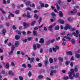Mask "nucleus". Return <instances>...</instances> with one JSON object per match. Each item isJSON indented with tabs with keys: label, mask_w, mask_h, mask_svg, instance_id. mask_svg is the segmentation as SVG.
Wrapping results in <instances>:
<instances>
[{
	"label": "nucleus",
	"mask_w": 80,
	"mask_h": 80,
	"mask_svg": "<svg viewBox=\"0 0 80 80\" xmlns=\"http://www.w3.org/2000/svg\"><path fill=\"white\" fill-rule=\"evenodd\" d=\"M71 72H69L68 73V74H69V77L71 80H73V78L72 76V73L74 72V70L73 69H71L70 70Z\"/></svg>",
	"instance_id": "f257e3e1"
},
{
	"label": "nucleus",
	"mask_w": 80,
	"mask_h": 80,
	"mask_svg": "<svg viewBox=\"0 0 80 80\" xmlns=\"http://www.w3.org/2000/svg\"><path fill=\"white\" fill-rule=\"evenodd\" d=\"M73 35H74L75 37H78V34H79V32L78 30H77L76 31V33L75 32H73L72 33Z\"/></svg>",
	"instance_id": "f03ea898"
},
{
	"label": "nucleus",
	"mask_w": 80,
	"mask_h": 80,
	"mask_svg": "<svg viewBox=\"0 0 80 80\" xmlns=\"http://www.w3.org/2000/svg\"><path fill=\"white\" fill-rule=\"evenodd\" d=\"M14 49H15V46H14V45H13L12 46V48L11 51L9 52V55H12V53H13V50H14Z\"/></svg>",
	"instance_id": "7ed1b4c3"
},
{
	"label": "nucleus",
	"mask_w": 80,
	"mask_h": 80,
	"mask_svg": "<svg viewBox=\"0 0 80 80\" xmlns=\"http://www.w3.org/2000/svg\"><path fill=\"white\" fill-rule=\"evenodd\" d=\"M50 76H52V75H53V73H57V71L56 70H51L50 71Z\"/></svg>",
	"instance_id": "20e7f679"
},
{
	"label": "nucleus",
	"mask_w": 80,
	"mask_h": 80,
	"mask_svg": "<svg viewBox=\"0 0 80 80\" xmlns=\"http://www.w3.org/2000/svg\"><path fill=\"white\" fill-rule=\"evenodd\" d=\"M55 25V23H54L52 25L49 26L48 28V29L51 32L52 31V27H54Z\"/></svg>",
	"instance_id": "39448f33"
},
{
	"label": "nucleus",
	"mask_w": 80,
	"mask_h": 80,
	"mask_svg": "<svg viewBox=\"0 0 80 80\" xmlns=\"http://www.w3.org/2000/svg\"><path fill=\"white\" fill-rule=\"evenodd\" d=\"M55 48H52L53 51V52H57V50H58V48H59V47L57 45H56L55 46Z\"/></svg>",
	"instance_id": "423d86ee"
},
{
	"label": "nucleus",
	"mask_w": 80,
	"mask_h": 80,
	"mask_svg": "<svg viewBox=\"0 0 80 80\" xmlns=\"http://www.w3.org/2000/svg\"><path fill=\"white\" fill-rule=\"evenodd\" d=\"M70 25L68 24H67L65 26L64 29L65 30H67L68 29H70Z\"/></svg>",
	"instance_id": "0eeeda50"
},
{
	"label": "nucleus",
	"mask_w": 80,
	"mask_h": 80,
	"mask_svg": "<svg viewBox=\"0 0 80 80\" xmlns=\"http://www.w3.org/2000/svg\"><path fill=\"white\" fill-rule=\"evenodd\" d=\"M58 22L59 23H61V24H64V23H65V21L61 19H59L58 20Z\"/></svg>",
	"instance_id": "6e6552de"
},
{
	"label": "nucleus",
	"mask_w": 80,
	"mask_h": 80,
	"mask_svg": "<svg viewBox=\"0 0 80 80\" xmlns=\"http://www.w3.org/2000/svg\"><path fill=\"white\" fill-rule=\"evenodd\" d=\"M77 12V9H74L73 10V11H71L70 13L71 14H75Z\"/></svg>",
	"instance_id": "1a4fd4ad"
},
{
	"label": "nucleus",
	"mask_w": 80,
	"mask_h": 80,
	"mask_svg": "<svg viewBox=\"0 0 80 80\" xmlns=\"http://www.w3.org/2000/svg\"><path fill=\"white\" fill-rule=\"evenodd\" d=\"M23 24L24 27L25 28H27L29 25V24H27V23L26 22H24Z\"/></svg>",
	"instance_id": "9d476101"
},
{
	"label": "nucleus",
	"mask_w": 80,
	"mask_h": 80,
	"mask_svg": "<svg viewBox=\"0 0 80 80\" xmlns=\"http://www.w3.org/2000/svg\"><path fill=\"white\" fill-rule=\"evenodd\" d=\"M26 16L27 17H28V18H30L31 17H32L31 16H30V13L29 12H27Z\"/></svg>",
	"instance_id": "9b49d317"
},
{
	"label": "nucleus",
	"mask_w": 80,
	"mask_h": 80,
	"mask_svg": "<svg viewBox=\"0 0 80 80\" xmlns=\"http://www.w3.org/2000/svg\"><path fill=\"white\" fill-rule=\"evenodd\" d=\"M9 15L8 16V19H10V16L11 15V17H14V15H13V14H12L11 13H10V12H9Z\"/></svg>",
	"instance_id": "f8f14e48"
},
{
	"label": "nucleus",
	"mask_w": 80,
	"mask_h": 80,
	"mask_svg": "<svg viewBox=\"0 0 80 80\" xmlns=\"http://www.w3.org/2000/svg\"><path fill=\"white\" fill-rule=\"evenodd\" d=\"M54 30H60V27H59V26L57 25L55 26Z\"/></svg>",
	"instance_id": "ddd939ff"
},
{
	"label": "nucleus",
	"mask_w": 80,
	"mask_h": 80,
	"mask_svg": "<svg viewBox=\"0 0 80 80\" xmlns=\"http://www.w3.org/2000/svg\"><path fill=\"white\" fill-rule=\"evenodd\" d=\"M14 45L15 47H18L19 45V42H18V41H15Z\"/></svg>",
	"instance_id": "4468645a"
},
{
	"label": "nucleus",
	"mask_w": 80,
	"mask_h": 80,
	"mask_svg": "<svg viewBox=\"0 0 80 80\" xmlns=\"http://www.w3.org/2000/svg\"><path fill=\"white\" fill-rule=\"evenodd\" d=\"M64 38H66V39H68V42H70L71 41V38L70 37H67L66 36H64L63 37Z\"/></svg>",
	"instance_id": "2eb2a0df"
},
{
	"label": "nucleus",
	"mask_w": 80,
	"mask_h": 80,
	"mask_svg": "<svg viewBox=\"0 0 80 80\" xmlns=\"http://www.w3.org/2000/svg\"><path fill=\"white\" fill-rule=\"evenodd\" d=\"M43 42H44V39L42 38H41L39 41V43H43Z\"/></svg>",
	"instance_id": "dca6fc26"
},
{
	"label": "nucleus",
	"mask_w": 80,
	"mask_h": 80,
	"mask_svg": "<svg viewBox=\"0 0 80 80\" xmlns=\"http://www.w3.org/2000/svg\"><path fill=\"white\" fill-rule=\"evenodd\" d=\"M62 7L63 8H66V5L65 4V3L64 2L62 3Z\"/></svg>",
	"instance_id": "f3484780"
},
{
	"label": "nucleus",
	"mask_w": 80,
	"mask_h": 80,
	"mask_svg": "<svg viewBox=\"0 0 80 80\" xmlns=\"http://www.w3.org/2000/svg\"><path fill=\"white\" fill-rule=\"evenodd\" d=\"M49 60L50 63H53V60L52 58H50Z\"/></svg>",
	"instance_id": "a211bd4d"
},
{
	"label": "nucleus",
	"mask_w": 80,
	"mask_h": 80,
	"mask_svg": "<svg viewBox=\"0 0 80 80\" xmlns=\"http://www.w3.org/2000/svg\"><path fill=\"white\" fill-rule=\"evenodd\" d=\"M66 53L68 55H72V52L70 51L67 52H66Z\"/></svg>",
	"instance_id": "6ab92c4d"
},
{
	"label": "nucleus",
	"mask_w": 80,
	"mask_h": 80,
	"mask_svg": "<svg viewBox=\"0 0 80 80\" xmlns=\"http://www.w3.org/2000/svg\"><path fill=\"white\" fill-rule=\"evenodd\" d=\"M41 7L40 6L39 7V8H38V9H40L42 8L43 7H44V4L43 3H42L41 5Z\"/></svg>",
	"instance_id": "aec40b11"
},
{
	"label": "nucleus",
	"mask_w": 80,
	"mask_h": 80,
	"mask_svg": "<svg viewBox=\"0 0 80 80\" xmlns=\"http://www.w3.org/2000/svg\"><path fill=\"white\" fill-rule=\"evenodd\" d=\"M76 57L77 58H79L80 57V55L78 54V53H75Z\"/></svg>",
	"instance_id": "412c9836"
},
{
	"label": "nucleus",
	"mask_w": 80,
	"mask_h": 80,
	"mask_svg": "<svg viewBox=\"0 0 80 80\" xmlns=\"http://www.w3.org/2000/svg\"><path fill=\"white\" fill-rule=\"evenodd\" d=\"M8 73L9 75H14V74L13 72H12V71H9L8 72Z\"/></svg>",
	"instance_id": "4be33fe9"
},
{
	"label": "nucleus",
	"mask_w": 80,
	"mask_h": 80,
	"mask_svg": "<svg viewBox=\"0 0 80 80\" xmlns=\"http://www.w3.org/2000/svg\"><path fill=\"white\" fill-rule=\"evenodd\" d=\"M33 34L34 36H37V31H33Z\"/></svg>",
	"instance_id": "5701e85b"
},
{
	"label": "nucleus",
	"mask_w": 80,
	"mask_h": 80,
	"mask_svg": "<svg viewBox=\"0 0 80 80\" xmlns=\"http://www.w3.org/2000/svg\"><path fill=\"white\" fill-rule=\"evenodd\" d=\"M2 32V35H5V33H6V30L5 29H3Z\"/></svg>",
	"instance_id": "b1692460"
},
{
	"label": "nucleus",
	"mask_w": 80,
	"mask_h": 80,
	"mask_svg": "<svg viewBox=\"0 0 80 80\" xmlns=\"http://www.w3.org/2000/svg\"><path fill=\"white\" fill-rule=\"evenodd\" d=\"M1 73L2 74H4L6 76L7 75V73H5V71L3 70H2V72H1Z\"/></svg>",
	"instance_id": "393cba45"
},
{
	"label": "nucleus",
	"mask_w": 80,
	"mask_h": 80,
	"mask_svg": "<svg viewBox=\"0 0 80 80\" xmlns=\"http://www.w3.org/2000/svg\"><path fill=\"white\" fill-rule=\"evenodd\" d=\"M20 37L19 36L16 35L15 36V38L16 40H19V39L20 38Z\"/></svg>",
	"instance_id": "a878e982"
},
{
	"label": "nucleus",
	"mask_w": 80,
	"mask_h": 80,
	"mask_svg": "<svg viewBox=\"0 0 80 80\" xmlns=\"http://www.w3.org/2000/svg\"><path fill=\"white\" fill-rule=\"evenodd\" d=\"M34 60H35V58H32L30 60L31 63H32V62H33Z\"/></svg>",
	"instance_id": "bb28decb"
},
{
	"label": "nucleus",
	"mask_w": 80,
	"mask_h": 80,
	"mask_svg": "<svg viewBox=\"0 0 80 80\" xmlns=\"http://www.w3.org/2000/svg\"><path fill=\"white\" fill-rule=\"evenodd\" d=\"M59 13L60 17H63V14H62V12L61 11H60L59 12Z\"/></svg>",
	"instance_id": "cd10ccee"
},
{
	"label": "nucleus",
	"mask_w": 80,
	"mask_h": 80,
	"mask_svg": "<svg viewBox=\"0 0 80 80\" xmlns=\"http://www.w3.org/2000/svg\"><path fill=\"white\" fill-rule=\"evenodd\" d=\"M31 3V2L30 1H28L26 3V5L27 6L29 5Z\"/></svg>",
	"instance_id": "c85d7f7f"
},
{
	"label": "nucleus",
	"mask_w": 80,
	"mask_h": 80,
	"mask_svg": "<svg viewBox=\"0 0 80 80\" xmlns=\"http://www.w3.org/2000/svg\"><path fill=\"white\" fill-rule=\"evenodd\" d=\"M56 5L57 7V10L58 11V10H59L60 9V7L57 4V3H56Z\"/></svg>",
	"instance_id": "c756f323"
},
{
	"label": "nucleus",
	"mask_w": 80,
	"mask_h": 80,
	"mask_svg": "<svg viewBox=\"0 0 80 80\" xmlns=\"http://www.w3.org/2000/svg\"><path fill=\"white\" fill-rule=\"evenodd\" d=\"M58 60L59 62H62L63 61V58L60 57H59Z\"/></svg>",
	"instance_id": "7c9ffc66"
},
{
	"label": "nucleus",
	"mask_w": 80,
	"mask_h": 80,
	"mask_svg": "<svg viewBox=\"0 0 80 80\" xmlns=\"http://www.w3.org/2000/svg\"><path fill=\"white\" fill-rule=\"evenodd\" d=\"M30 6L32 7H33V8H35V4H34V3L30 4Z\"/></svg>",
	"instance_id": "2f4dec72"
},
{
	"label": "nucleus",
	"mask_w": 80,
	"mask_h": 80,
	"mask_svg": "<svg viewBox=\"0 0 80 80\" xmlns=\"http://www.w3.org/2000/svg\"><path fill=\"white\" fill-rule=\"evenodd\" d=\"M26 10L27 11V10H29V11H31L32 9H31L30 8L28 7L26 9Z\"/></svg>",
	"instance_id": "473e14b6"
},
{
	"label": "nucleus",
	"mask_w": 80,
	"mask_h": 80,
	"mask_svg": "<svg viewBox=\"0 0 80 80\" xmlns=\"http://www.w3.org/2000/svg\"><path fill=\"white\" fill-rule=\"evenodd\" d=\"M50 41H51V43H53V42H55V38H53Z\"/></svg>",
	"instance_id": "72a5a7b5"
},
{
	"label": "nucleus",
	"mask_w": 80,
	"mask_h": 80,
	"mask_svg": "<svg viewBox=\"0 0 80 80\" xmlns=\"http://www.w3.org/2000/svg\"><path fill=\"white\" fill-rule=\"evenodd\" d=\"M34 17L35 18H36V19H38V16L37 15V14H34Z\"/></svg>",
	"instance_id": "f704fd0d"
},
{
	"label": "nucleus",
	"mask_w": 80,
	"mask_h": 80,
	"mask_svg": "<svg viewBox=\"0 0 80 80\" xmlns=\"http://www.w3.org/2000/svg\"><path fill=\"white\" fill-rule=\"evenodd\" d=\"M46 43H47V45H49V44H50V43H52L50 40L48 41H47L46 42Z\"/></svg>",
	"instance_id": "c9c22d12"
},
{
	"label": "nucleus",
	"mask_w": 80,
	"mask_h": 80,
	"mask_svg": "<svg viewBox=\"0 0 80 80\" xmlns=\"http://www.w3.org/2000/svg\"><path fill=\"white\" fill-rule=\"evenodd\" d=\"M45 65H47L48 64V60L46 59L44 61Z\"/></svg>",
	"instance_id": "e433bc0d"
},
{
	"label": "nucleus",
	"mask_w": 80,
	"mask_h": 80,
	"mask_svg": "<svg viewBox=\"0 0 80 80\" xmlns=\"http://www.w3.org/2000/svg\"><path fill=\"white\" fill-rule=\"evenodd\" d=\"M11 65L12 67H14V66H15V64L13 62H12L11 63Z\"/></svg>",
	"instance_id": "4c0bfd02"
},
{
	"label": "nucleus",
	"mask_w": 80,
	"mask_h": 80,
	"mask_svg": "<svg viewBox=\"0 0 80 80\" xmlns=\"http://www.w3.org/2000/svg\"><path fill=\"white\" fill-rule=\"evenodd\" d=\"M33 48L34 50H36L37 49V47L36 46V45L34 44L33 46Z\"/></svg>",
	"instance_id": "58836bf2"
},
{
	"label": "nucleus",
	"mask_w": 80,
	"mask_h": 80,
	"mask_svg": "<svg viewBox=\"0 0 80 80\" xmlns=\"http://www.w3.org/2000/svg\"><path fill=\"white\" fill-rule=\"evenodd\" d=\"M51 15L52 17H56V16H57L56 15V14H55V13H54V12H52L51 13Z\"/></svg>",
	"instance_id": "ea45409f"
},
{
	"label": "nucleus",
	"mask_w": 80,
	"mask_h": 80,
	"mask_svg": "<svg viewBox=\"0 0 80 80\" xmlns=\"http://www.w3.org/2000/svg\"><path fill=\"white\" fill-rule=\"evenodd\" d=\"M16 32L17 33H18L19 35H20V34H21V33H22V32H21L20 31H18V30H16Z\"/></svg>",
	"instance_id": "a19ab883"
},
{
	"label": "nucleus",
	"mask_w": 80,
	"mask_h": 80,
	"mask_svg": "<svg viewBox=\"0 0 80 80\" xmlns=\"http://www.w3.org/2000/svg\"><path fill=\"white\" fill-rule=\"evenodd\" d=\"M38 78L40 79H41V78H43V76L42 75H39L38 77Z\"/></svg>",
	"instance_id": "79ce46f5"
},
{
	"label": "nucleus",
	"mask_w": 80,
	"mask_h": 80,
	"mask_svg": "<svg viewBox=\"0 0 80 80\" xmlns=\"http://www.w3.org/2000/svg\"><path fill=\"white\" fill-rule=\"evenodd\" d=\"M32 72H29L28 73V75L29 77H30L31 76H32Z\"/></svg>",
	"instance_id": "37998d69"
},
{
	"label": "nucleus",
	"mask_w": 80,
	"mask_h": 80,
	"mask_svg": "<svg viewBox=\"0 0 80 80\" xmlns=\"http://www.w3.org/2000/svg\"><path fill=\"white\" fill-rule=\"evenodd\" d=\"M48 51L49 53H52V49L51 48H49Z\"/></svg>",
	"instance_id": "c03bdc74"
},
{
	"label": "nucleus",
	"mask_w": 80,
	"mask_h": 80,
	"mask_svg": "<svg viewBox=\"0 0 80 80\" xmlns=\"http://www.w3.org/2000/svg\"><path fill=\"white\" fill-rule=\"evenodd\" d=\"M9 64L8 63H7L6 65V68H9Z\"/></svg>",
	"instance_id": "a18cd8bd"
},
{
	"label": "nucleus",
	"mask_w": 80,
	"mask_h": 80,
	"mask_svg": "<svg viewBox=\"0 0 80 80\" xmlns=\"http://www.w3.org/2000/svg\"><path fill=\"white\" fill-rule=\"evenodd\" d=\"M42 18L41 17H40L38 21L39 23H40V22H41V21H42Z\"/></svg>",
	"instance_id": "49530a36"
},
{
	"label": "nucleus",
	"mask_w": 80,
	"mask_h": 80,
	"mask_svg": "<svg viewBox=\"0 0 80 80\" xmlns=\"http://www.w3.org/2000/svg\"><path fill=\"white\" fill-rule=\"evenodd\" d=\"M69 63H70V62L69 61H67L65 62V64L66 65H68Z\"/></svg>",
	"instance_id": "de8ad7c7"
},
{
	"label": "nucleus",
	"mask_w": 80,
	"mask_h": 80,
	"mask_svg": "<svg viewBox=\"0 0 80 80\" xmlns=\"http://www.w3.org/2000/svg\"><path fill=\"white\" fill-rule=\"evenodd\" d=\"M17 7H18V8H20V7H23V4H21L20 5V6L18 5Z\"/></svg>",
	"instance_id": "09e8293b"
},
{
	"label": "nucleus",
	"mask_w": 80,
	"mask_h": 80,
	"mask_svg": "<svg viewBox=\"0 0 80 80\" xmlns=\"http://www.w3.org/2000/svg\"><path fill=\"white\" fill-rule=\"evenodd\" d=\"M7 44L9 47H11V46H12V43H11L10 42L8 43Z\"/></svg>",
	"instance_id": "8fccbe9b"
},
{
	"label": "nucleus",
	"mask_w": 80,
	"mask_h": 80,
	"mask_svg": "<svg viewBox=\"0 0 80 80\" xmlns=\"http://www.w3.org/2000/svg\"><path fill=\"white\" fill-rule=\"evenodd\" d=\"M22 67H24V68H27V65L25 64H23L22 65Z\"/></svg>",
	"instance_id": "3c124183"
},
{
	"label": "nucleus",
	"mask_w": 80,
	"mask_h": 80,
	"mask_svg": "<svg viewBox=\"0 0 80 80\" xmlns=\"http://www.w3.org/2000/svg\"><path fill=\"white\" fill-rule=\"evenodd\" d=\"M72 18H68V22H70V21H71V20H72Z\"/></svg>",
	"instance_id": "603ef678"
},
{
	"label": "nucleus",
	"mask_w": 80,
	"mask_h": 80,
	"mask_svg": "<svg viewBox=\"0 0 80 80\" xmlns=\"http://www.w3.org/2000/svg\"><path fill=\"white\" fill-rule=\"evenodd\" d=\"M50 20L51 22H53L55 20V18H54V19L51 18L50 19Z\"/></svg>",
	"instance_id": "864d4df0"
},
{
	"label": "nucleus",
	"mask_w": 80,
	"mask_h": 80,
	"mask_svg": "<svg viewBox=\"0 0 80 80\" xmlns=\"http://www.w3.org/2000/svg\"><path fill=\"white\" fill-rule=\"evenodd\" d=\"M35 23V21H33V22L31 23V26H33L34 23Z\"/></svg>",
	"instance_id": "5fc2aeb1"
},
{
	"label": "nucleus",
	"mask_w": 80,
	"mask_h": 80,
	"mask_svg": "<svg viewBox=\"0 0 80 80\" xmlns=\"http://www.w3.org/2000/svg\"><path fill=\"white\" fill-rule=\"evenodd\" d=\"M75 77H79V73H76L75 75Z\"/></svg>",
	"instance_id": "6e6d98bb"
},
{
	"label": "nucleus",
	"mask_w": 80,
	"mask_h": 80,
	"mask_svg": "<svg viewBox=\"0 0 80 80\" xmlns=\"http://www.w3.org/2000/svg\"><path fill=\"white\" fill-rule=\"evenodd\" d=\"M12 28L14 30H16L17 29V27L15 25L12 26Z\"/></svg>",
	"instance_id": "4d7b16f0"
},
{
	"label": "nucleus",
	"mask_w": 80,
	"mask_h": 80,
	"mask_svg": "<svg viewBox=\"0 0 80 80\" xmlns=\"http://www.w3.org/2000/svg\"><path fill=\"white\" fill-rule=\"evenodd\" d=\"M19 79L20 80H23V78L21 76H20L19 77Z\"/></svg>",
	"instance_id": "13d9d810"
},
{
	"label": "nucleus",
	"mask_w": 80,
	"mask_h": 80,
	"mask_svg": "<svg viewBox=\"0 0 80 80\" xmlns=\"http://www.w3.org/2000/svg\"><path fill=\"white\" fill-rule=\"evenodd\" d=\"M68 76H67L66 77H65L63 78L64 80H68Z\"/></svg>",
	"instance_id": "bf43d9fd"
},
{
	"label": "nucleus",
	"mask_w": 80,
	"mask_h": 80,
	"mask_svg": "<svg viewBox=\"0 0 80 80\" xmlns=\"http://www.w3.org/2000/svg\"><path fill=\"white\" fill-rule=\"evenodd\" d=\"M0 10H1L2 13H3L4 14L5 13V12L3 11H2V8H0Z\"/></svg>",
	"instance_id": "052dcab7"
},
{
	"label": "nucleus",
	"mask_w": 80,
	"mask_h": 80,
	"mask_svg": "<svg viewBox=\"0 0 80 80\" xmlns=\"http://www.w3.org/2000/svg\"><path fill=\"white\" fill-rule=\"evenodd\" d=\"M37 48H40V47H41L40 45L38 44H37Z\"/></svg>",
	"instance_id": "680f3d73"
},
{
	"label": "nucleus",
	"mask_w": 80,
	"mask_h": 80,
	"mask_svg": "<svg viewBox=\"0 0 80 80\" xmlns=\"http://www.w3.org/2000/svg\"><path fill=\"white\" fill-rule=\"evenodd\" d=\"M15 13L17 14L18 13H20V11L19 10H17L15 11Z\"/></svg>",
	"instance_id": "e2e57ef3"
},
{
	"label": "nucleus",
	"mask_w": 80,
	"mask_h": 80,
	"mask_svg": "<svg viewBox=\"0 0 80 80\" xmlns=\"http://www.w3.org/2000/svg\"><path fill=\"white\" fill-rule=\"evenodd\" d=\"M6 26H7V27H9V25H10V24L8 22H6Z\"/></svg>",
	"instance_id": "0e129e2a"
},
{
	"label": "nucleus",
	"mask_w": 80,
	"mask_h": 80,
	"mask_svg": "<svg viewBox=\"0 0 80 80\" xmlns=\"http://www.w3.org/2000/svg\"><path fill=\"white\" fill-rule=\"evenodd\" d=\"M74 30H75V28H71L70 29L71 31H74Z\"/></svg>",
	"instance_id": "69168bd1"
},
{
	"label": "nucleus",
	"mask_w": 80,
	"mask_h": 80,
	"mask_svg": "<svg viewBox=\"0 0 80 80\" xmlns=\"http://www.w3.org/2000/svg\"><path fill=\"white\" fill-rule=\"evenodd\" d=\"M75 40L74 39H72L71 40V42L72 43H75Z\"/></svg>",
	"instance_id": "338daca9"
},
{
	"label": "nucleus",
	"mask_w": 80,
	"mask_h": 80,
	"mask_svg": "<svg viewBox=\"0 0 80 80\" xmlns=\"http://www.w3.org/2000/svg\"><path fill=\"white\" fill-rule=\"evenodd\" d=\"M65 34V32H63L61 33V35H64Z\"/></svg>",
	"instance_id": "774afa93"
}]
</instances>
